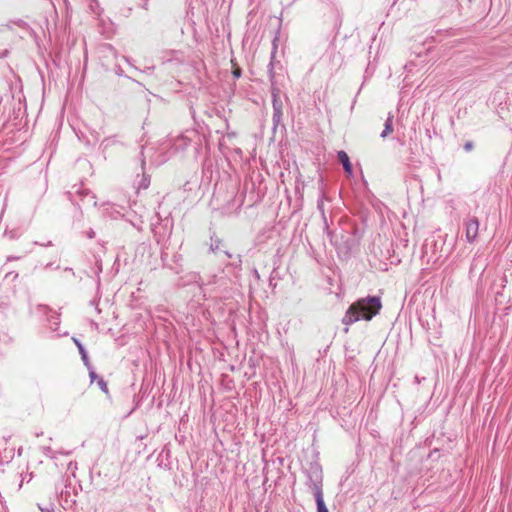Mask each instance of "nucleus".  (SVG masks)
I'll list each match as a JSON object with an SVG mask.
<instances>
[{
  "instance_id": "nucleus-13",
  "label": "nucleus",
  "mask_w": 512,
  "mask_h": 512,
  "mask_svg": "<svg viewBox=\"0 0 512 512\" xmlns=\"http://www.w3.org/2000/svg\"><path fill=\"white\" fill-rule=\"evenodd\" d=\"M115 139L113 138H106L103 142H102V145H104V147H108L110 144H113L115 143Z\"/></svg>"
},
{
  "instance_id": "nucleus-6",
  "label": "nucleus",
  "mask_w": 512,
  "mask_h": 512,
  "mask_svg": "<svg viewBox=\"0 0 512 512\" xmlns=\"http://www.w3.org/2000/svg\"><path fill=\"white\" fill-rule=\"evenodd\" d=\"M73 341H74L75 345L77 346V348L79 350V353L81 355V359L83 360L85 366L87 368H90V361H89L87 352H86L83 344L78 339H76V338H73Z\"/></svg>"
},
{
  "instance_id": "nucleus-4",
  "label": "nucleus",
  "mask_w": 512,
  "mask_h": 512,
  "mask_svg": "<svg viewBox=\"0 0 512 512\" xmlns=\"http://www.w3.org/2000/svg\"><path fill=\"white\" fill-rule=\"evenodd\" d=\"M272 105H273V116L272 120L275 126H278L282 120V101L280 100L277 91L273 88L272 92Z\"/></svg>"
},
{
  "instance_id": "nucleus-1",
  "label": "nucleus",
  "mask_w": 512,
  "mask_h": 512,
  "mask_svg": "<svg viewBox=\"0 0 512 512\" xmlns=\"http://www.w3.org/2000/svg\"><path fill=\"white\" fill-rule=\"evenodd\" d=\"M381 307V300L377 296L359 299L347 309L342 323L351 325L360 320L369 321L379 313Z\"/></svg>"
},
{
  "instance_id": "nucleus-2",
  "label": "nucleus",
  "mask_w": 512,
  "mask_h": 512,
  "mask_svg": "<svg viewBox=\"0 0 512 512\" xmlns=\"http://www.w3.org/2000/svg\"><path fill=\"white\" fill-rule=\"evenodd\" d=\"M309 481L311 482L310 487L313 490L314 497L317 504V512H329L322 492V470L318 465L311 467V473L309 474Z\"/></svg>"
},
{
  "instance_id": "nucleus-10",
  "label": "nucleus",
  "mask_w": 512,
  "mask_h": 512,
  "mask_svg": "<svg viewBox=\"0 0 512 512\" xmlns=\"http://www.w3.org/2000/svg\"><path fill=\"white\" fill-rule=\"evenodd\" d=\"M273 58H274V53L272 54V60L270 61L269 66H268V73H269V78H270L272 86H274V84H275V81H274L275 73L273 71V66H274Z\"/></svg>"
},
{
  "instance_id": "nucleus-14",
  "label": "nucleus",
  "mask_w": 512,
  "mask_h": 512,
  "mask_svg": "<svg viewBox=\"0 0 512 512\" xmlns=\"http://www.w3.org/2000/svg\"><path fill=\"white\" fill-rule=\"evenodd\" d=\"M40 510H41L42 512H54V508H53V506H52V505H49V506L44 507V508H43V507H40Z\"/></svg>"
},
{
  "instance_id": "nucleus-17",
  "label": "nucleus",
  "mask_w": 512,
  "mask_h": 512,
  "mask_svg": "<svg viewBox=\"0 0 512 512\" xmlns=\"http://www.w3.org/2000/svg\"><path fill=\"white\" fill-rule=\"evenodd\" d=\"M87 236H88L89 238H94V236H95V232H94L92 229H90V230L88 231V233H87Z\"/></svg>"
},
{
  "instance_id": "nucleus-12",
  "label": "nucleus",
  "mask_w": 512,
  "mask_h": 512,
  "mask_svg": "<svg viewBox=\"0 0 512 512\" xmlns=\"http://www.w3.org/2000/svg\"><path fill=\"white\" fill-rule=\"evenodd\" d=\"M88 369H89V376H90V378H91V381L93 382L95 379H97V380H98V378H99V377L97 376V374H96V372L94 371V369H93V367H92V365H91V364H90V368H88Z\"/></svg>"
},
{
  "instance_id": "nucleus-16",
  "label": "nucleus",
  "mask_w": 512,
  "mask_h": 512,
  "mask_svg": "<svg viewBox=\"0 0 512 512\" xmlns=\"http://www.w3.org/2000/svg\"><path fill=\"white\" fill-rule=\"evenodd\" d=\"M317 207L320 211L323 212V201L321 199L318 200Z\"/></svg>"
},
{
  "instance_id": "nucleus-15",
  "label": "nucleus",
  "mask_w": 512,
  "mask_h": 512,
  "mask_svg": "<svg viewBox=\"0 0 512 512\" xmlns=\"http://www.w3.org/2000/svg\"><path fill=\"white\" fill-rule=\"evenodd\" d=\"M464 149H465L466 151H471V150L473 149V143H472V142H466V143L464 144Z\"/></svg>"
},
{
  "instance_id": "nucleus-5",
  "label": "nucleus",
  "mask_w": 512,
  "mask_h": 512,
  "mask_svg": "<svg viewBox=\"0 0 512 512\" xmlns=\"http://www.w3.org/2000/svg\"><path fill=\"white\" fill-rule=\"evenodd\" d=\"M338 159L342 163L344 170L348 173H352V165L349 160V156L345 151H339L338 152Z\"/></svg>"
},
{
  "instance_id": "nucleus-9",
  "label": "nucleus",
  "mask_w": 512,
  "mask_h": 512,
  "mask_svg": "<svg viewBox=\"0 0 512 512\" xmlns=\"http://www.w3.org/2000/svg\"><path fill=\"white\" fill-rule=\"evenodd\" d=\"M222 246V240L218 238H211L210 250L212 252H218Z\"/></svg>"
},
{
  "instance_id": "nucleus-7",
  "label": "nucleus",
  "mask_w": 512,
  "mask_h": 512,
  "mask_svg": "<svg viewBox=\"0 0 512 512\" xmlns=\"http://www.w3.org/2000/svg\"><path fill=\"white\" fill-rule=\"evenodd\" d=\"M392 131H393V115L389 114L385 121V124H384V130L382 131L380 136L382 138H385L390 133H392Z\"/></svg>"
},
{
  "instance_id": "nucleus-11",
  "label": "nucleus",
  "mask_w": 512,
  "mask_h": 512,
  "mask_svg": "<svg viewBox=\"0 0 512 512\" xmlns=\"http://www.w3.org/2000/svg\"><path fill=\"white\" fill-rule=\"evenodd\" d=\"M97 384H98V386L100 387V389H101L102 391H104L105 393H107V392H108L107 383L104 381V379H103V378H101V377H100V378H98V380H97Z\"/></svg>"
},
{
  "instance_id": "nucleus-3",
  "label": "nucleus",
  "mask_w": 512,
  "mask_h": 512,
  "mask_svg": "<svg viewBox=\"0 0 512 512\" xmlns=\"http://www.w3.org/2000/svg\"><path fill=\"white\" fill-rule=\"evenodd\" d=\"M479 221L476 217H469L465 219L464 226H465V237L467 242L473 243L478 236L479 232Z\"/></svg>"
},
{
  "instance_id": "nucleus-8",
  "label": "nucleus",
  "mask_w": 512,
  "mask_h": 512,
  "mask_svg": "<svg viewBox=\"0 0 512 512\" xmlns=\"http://www.w3.org/2000/svg\"><path fill=\"white\" fill-rule=\"evenodd\" d=\"M76 193L83 195L82 201L86 204H90L92 206H96L97 202L95 201V196L91 194L89 191H80L77 190Z\"/></svg>"
},
{
  "instance_id": "nucleus-19",
  "label": "nucleus",
  "mask_w": 512,
  "mask_h": 512,
  "mask_svg": "<svg viewBox=\"0 0 512 512\" xmlns=\"http://www.w3.org/2000/svg\"><path fill=\"white\" fill-rule=\"evenodd\" d=\"M224 253H225V255H226L228 258H231V257H232V255H231L227 250H225V251H224Z\"/></svg>"
},
{
  "instance_id": "nucleus-18",
  "label": "nucleus",
  "mask_w": 512,
  "mask_h": 512,
  "mask_svg": "<svg viewBox=\"0 0 512 512\" xmlns=\"http://www.w3.org/2000/svg\"><path fill=\"white\" fill-rule=\"evenodd\" d=\"M233 74H234V76H235L236 78H238V77H240V75H241V71H240L239 69H237L236 71H234V72H233Z\"/></svg>"
}]
</instances>
